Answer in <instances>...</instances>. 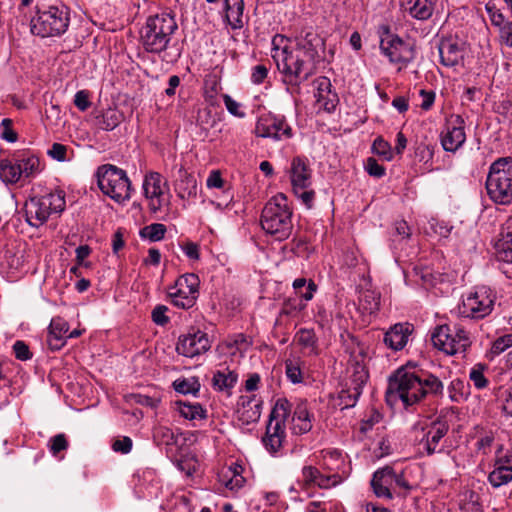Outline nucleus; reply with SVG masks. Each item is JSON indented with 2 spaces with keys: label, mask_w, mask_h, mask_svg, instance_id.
<instances>
[{
  "label": "nucleus",
  "mask_w": 512,
  "mask_h": 512,
  "mask_svg": "<svg viewBox=\"0 0 512 512\" xmlns=\"http://www.w3.org/2000/svg\"><path fill=\"white\" fill-rule=\"evenodd\" d=\"M199 277L194 273H186L180 276L176 281L177 287H184L190 290L192 293L199 295Z\"/></svg>",
  "instance_id": "8fccbe9b"
},
{
  "label": "nucleus",
  "mask_w": 512,
  "mask_h": 512,
  "mask_svg": "<svg viewBox=\"0 0 512 512\" xmlns=\"http://www.w3.org/2000/svg\"><path fill=\"white\" fill-rule=\"evenodd\" d=\"M242 409L238 410L239 413V419L242 420L244 423H251L256 422L260 418V410L259 405L256 404L254 409L246 410L245 409V402H242Z\"/></svg>",
  "instance_id": "052dcab7"
},
{
  "label": "nucleus",
  "mask_w": 512,
  "mask_h": 512,
  "mask_svg": "<svg viewBox=\"0 0 512 512\" xmlns=\"http://www.w3.org/2000/svg\"><path fill=\"white\" fill-rule=\"evenodd\" d=\"M410 332L411 329L408 324H395L384 334L383 342L392 350H401L407 344Z\"/></svg>",
  "instance_id": "a878e982"
},
{
  "label": "nucleus",
  "mask_w": 512,
  "mask_h": 512,
  "mask_svg": "<svg viewBox=\"0 0 512 512\" xmlns=\"http://www.w3.org/2000/svg\"><path fill=\"white\" fill-rule=\"evenodd\" d=\"M255 134L257 137L280 141L291 138L292 129L286 122L284 116L268 113L258 118L255 126Z\"/></svg>",
  "instance_id": "2eb2a0df"
},
{
  "label": "nucleus",
  "mask_w": 512,
  "mask_h": 512,
  "mask_svg": "<svg viewBox=\"0 0 512 512\" xmlns=\"http://www.w3.org/2000/svg\"><path fill=\"white\" fill-rule=\"evenodd\" d=\"M444 385L435 375L415 367H400L390 377L386 391L388 403L400 400L405 408L419 403L426 396L442 398Z\"/></svg>",
  "instance_id": "f257e3e1"
},
{
  "label": "nucleus",
  "mask_w": 512,
  "mask_h": 512,
  "mask_svg": "<svg viewBox=\"0 0 512 512\" xmlns=\"http://www.w3.org/2000/svg\"><path fill=\"white\" fill-rule=\"evenodd\" d=\"M441 145L447 152H456L466 140L464 120L457 116L440 135Z\"/></svg>",
  "instance_id": "a211bd4d"
},
{
  "label": "nucleus",
  "mask_w": 512,
  "mask_h": 512,
  "mask_svg": "<svg viewBox=\"0 0 512 512\" xmlns=\"http://www.w3.org/2000/svg\"><path fill=\"white\" fill-rule=\"evenodd\" d=\"M494 248L499 262L512 264V232H502Z\"/></svg>",
  "instance_id": "7c9ffc66"
},
{
  "label": "nucleus",
  "mask_w": 512,
  "mask_h": 512,
  "mask_svg": "<svg viewBox=\"0 0 512 512\" xmlns=\"http://www.w3.org/2000/svg\"><path fill=\"white\" fill-rule=\"evenodd\" d=\"M48 446H49L50 452L54 456H57L61 451L66 450L68 448V441L66 439L65 434L60 433V434L53 436L49 440Z\"/></svg>",
  "instance_id": "6e6d98bb"
},
{
  "label": "nucleus",
  "mask_w": 512,
  "mask_h": 512,
  "mask_svg": "<svg viewBox=\"0 0 512 512\" xmlns=\"http://www.w3.org/2000/svg\"><path fill=\"white\" fill-rule=\"evenodd\" d=\"M380 294L374 290L366 289L360 292L359 308L363 313L373 314L379 310Z\"/></svg>",
  "instance_id": "c9c22d12"
},
{
  "label": "nucleus",
  "mask_w": 512,
  "mask_h": 512,
  "mask_svg": "<svg viewBox=\"0 0 512 512\" xmlns=\"http://www.w3.org/2000/svg\"><path fill=\"white\" fill-rule=\"evenodd\" d=\"M178 31L176 18L171 13L149 16L140 31V43L147 53L162 56L166 60L174 35Z\"/></svg>",
  "instance_id": "f03ea898"
},
{
  "label": "nucleus",
  "mask_w": 512,
  "mask_h": 512,
  "mask_svg": "<svg viewBox=\"0 0 512 512\" xmlns=\"http://www.w3.org/2000/svg\"><path fill=\"white\" fill-rule=\"evenodd\" d=\"M173 388L181 394L196 395L200 390V383L196 377L178 378L173 382Z\"/></svg>",
  "instance_id": "ea45409f"
},
{
  "label": "nucleus",
  "mask_w": 512,
  "mask_h": 512,
  "mask_svg": "<svg viewBox=\"0 0 512 512\" xmlns=\"http://www.w3.org/2000/svg\"><path fill=\"white\" fill-rule=\"evenodd\" d=\"M285 373L287 378L294 384L302 382V370L300 360H286L285 362Z\"/></svg>",
  "instance_id": "09e8293b"
},
{
  "label": "nucleus",
  "mask_w": 512,
  "mask_h": 512,
  "mask_svg": "<svg viewBox=\"0 0 512 512\" xmlns=\"http://www.w3.org/2000/svg\"><path fill=\"white\" fill-rule=\"evenodd\" d=\"M468 384L463 380L456 378L448 386V396L452 402L460 403L468 396Z\"/></svg>",
  "instance_id": "58836bf2"
},
{
  "label": "nucleus",
  "mask_w": 512,
  "mask_h": 512,
  "mask_svg": "<svg viewBox=\"0 0 512 512\" xmlns=\"http://www.w3.org/2000/svg\"><path fill=\"white\" fill-rule=\"evenodd\" d=\"M290 250L298 257L308 258L312 247L305 237H294L289 243Z\"/></svg>",
  "instance_id": "a18cd8bd"
},
{
  "label": "nucleus",
  "mask_w": 512,
  "mask_h": 512,
  "mask_svg": "<svg viewBox=\"0 0 512 512\" xmlns=\"http://www.w3.org/2000/svg\"><path fill=\"white\" fill-rule=\"evenodd\" d=\"M322 45V39L315 33L308 32L306 35L298 39L296 46L297 51L311 55V63L314 65L315 59L318 57V48Z\"/></svg>",
  "instance_id": "cd10ccee"
},
{
  "label": "nucleus",
  "mask_w": 512,
  "mask_h": 512,
  "mask_svg": "<svg viewBox=\"0 0 512 512\" xmlns=\"http://www.w3.org/2000/svg\"><path fill=\"white\" fill-rule=\"evenodd\" d=\"M306 308L304 300L298 297H289L283 303L282 314L287 316H296Z\"/></svg>",
  "instance_id": "49530a36"
},
{
  "label": "nucleus",
  "mask_w": 512,
  "mask_h": 512,
  "mask_svg": "<svg viewBox=\"0 0 512 512\" xmlns=\"http://www.w3.org/2000/svg\"><path fill=\"white\" fill-rule=\"evenodd\" d=\"M292 209L287 197L278 193L264 206L260 223L262 229L278 241L286 240L292 233Z\"/></svg>",
  "instance_id": "7ed1b4c3"
},
{
  "label": "nucleus",
  "mask_w": 512,
  "mask_h": 512,
  "mask_svg": "<svg viewBox=\"0 0 512 512\" xmlns=\"http://www.w3.org/2000/svg\"><path fill=\"white\" fill-rule=\"evenodd\" d=\"M486 190L495 204L512 203V157H500L491 163L486 178Z\"/></svg>",
  "instance_id": "423d86ee"
},
{
  "label": "nucleus",
  "mask_w": 512,
  "mask_h": 512,
  "mask_svg": "<svg viewBox=\"0 0 512 512\" xmlns=\"http://www.w3.org/2000/svg\"><path fill=\"white\" fill-rule=\"evenodd\" d=\"M436 0H400L405 12L417 20H428L434 12Z\"/></svg>",
  "instance_id": "b1692460"
},
{
  "label": "nucleus",
  "mask_w": 512,
  "mask_h": 512,
  "mask_svg": "<svg viewBox=\"0 0 512 512\" xmlns=\"http://www.w3.org/2000/svg\"><path fill=\"white\" fill-rule=\"evenodd\" d=\"M96 178L101 192L115 202L122 204L131 198V182L123 169L104 164L97 168Z\"/></svg>",
  "instance_id": "0eeeda50"
},
{
  "label": "nucleus",
  "mask_w": 512,
  "mask_h": 512,
  "mask_svg": "<svg viewBox=\"0 0 512 512\" xmlns=\"http://www.w3.org/2000/svg\"><path fill=\"white\" fill-rule=\"evenodd\" d=\"M291 404L286 399L277 401L270 414L262 442L271 454H277L286 438L284 422L290 413Z\"/></svg>",
  "instance_id": "9d476101"
},
{
  "label": "nucleus",
  "mask_w": 512,
  "mask_h": 512,
  "mask_svg": "<svg viewBox=\"0 0 512 512\" xmlns=\"http://www.w3.org/2000/svg\"><path fill=\"white\" fill-rule=\"evenodd\" d=\"M268 75V69L265 65H256L251 74V80L254 84H261Z\"/></svg>",
  "instance_id": "774afa93"
},
{
  "label": "nucleus",
  "mask_w": 512,
  "mask_h": 512,
  "mask_svg": "<svg viewBox=\"0 0 512 512\" xmlns=\"http://www.w3.org/2000/svg\"><path fill=\"white\" fill-rule=\"evenodd\" d=\"M431 341L434 347L448 355H464L472 344L469 332L459 325L437 326L432 332Z\"/></svg>",
  "instance_id": "1a4fd4ad"
},
{
  "label": "nucleus",
  "mask_w": 512,
  "mask_h": 512,
  "mask_svg": "<svg viewBox=\"0 0 512 512\" xmlns=\"http://www.w3.org/2000/svg\"><path fill=\"white\" fill-rule=\"evenodd\" d=\"M317 92L315 97L320 108L328 113L335 111L339 97L336 92L332 91V85L327 77H319L315 81Z\"/></svg>",
  "instance_id": "4be33fe9"
},
{
  "label": "nucleus",
  "mask_w": 512,
  "mask_h": 512,
  "mask_svg": "<svg viewBox=\"0 0 512 512\" xmlns=\"http://www.w3.org/2000/svg\"><path fill=\"white\" fill-rule=\"evenodd\" d=\"M381 52L388 57L389 61L399 64V70L406 67L415 59V50L407 42L397 35H388L380 41Z\"/></svg>",
  "instance_id": "4468645a"
},
{
  "label": "nucleus",
  "mask_w": 512,
  "mask_h": 512,
  "mask_svg": "<svg viewBox=\"0 0 512 512\" xmlns=\"http://www.w3.org/2000/svg\"><path fill=\"white\" fill-rule=\"evenodd\" d=\"M313 414L308 409L307 402L298 400L295 404L292 416V431L294 434L302 435L308 433L312 427Z\"/></svg>",
  "instance_id": "5701e85b"
},
{
  "label": "nucleus",
  "mask_w": 512,
  "mask_h": 512,
  "mask_svg": "<svg viewBox=\"0 0 512 512\" xmlns=\"http://www.w3.org/2000/svg\"><path fill=\"white\" fill-rule=\"evenodd\" d=\"M12 120L9 118H4L1 121V137L2 139L6 140L7 142L14 143L18 139L17 133L12 129Z\"/></svg>",
  "instance_id": "bf43d9fd"
},
{
  "label": "nucleus",
  "mask_w": 512,
  "mask_h": 512,
  "mask_svg": "<svg viewBox=\"0 0 512 512\" xmlns=\"http://www.w3.org/2000/svg\"><path fill=\"white\" fill-rule=\"evenodd\" d=\"M0 178L7 184L17 183L21 177V168L16 158L3 159L0 162Z\"/></svg>",
  "instance_id": "2f4dec72"
},
{
  "label": "nucleus",
  "mask_w": 512,
  "mask_h": 512,
  "mask_svg": "<svg viewBox=\"0 0 512 512\" xmlns=\"http://www.w3.org/2000/svg\"><path fill=\"white\" fill-rule=\"evenodd\" d=\"M298 345L307 351L308 355H318V337L313 329L301 328L295 334Z\"/></svg>",
  "instance_id": "c756f323"
},
{
  "label": "nucleus",
  "mask_w": 512,
  "mask_h": 512,
  "mask_svg": "<svg viewBox=\"0 0 512 512\" xmlns=\"http://www.w3.org/2000/svg\"><path fill=\"white\" fill-rule=\"evenodd\" d=\"M112 449L115 452L127 454L132 449V440L130 437L124 436L121 439H117L112 444Z\"/></svg>",
  "instance_id": "338daca9"
},
{
  "label": "nucleus",
  "mask_w": 512,
  "mask_h": 512,
  "mask_svg": "<svg viewBox=\"0 0 512 512\" xmlns=\"http://www.w3.org/2000/svg\"><path fill=\"white\" fill-rule=\"evenodd\" d=\"M371 486L377 497L388 499L392 498V492L406 495L412 488L403 472L397 473L390 466L378 469L373 474Z\"/></svg>",
  "instance_id": "9b49d317"
},
{
  "label": "nucleus",
  "mask_w": 512,
  "mask_h": 512,
  "mask_svg": "<svg viewBox=\"0 0 512 512\" xmlns=\"http://www.w3.org/2000/svg\"><path fill=\"white\" fill-rule=\"evenodd\" d=\"M65 205V194L62 190L31 197L25 203L26 222L38 228L47 222L51 214L63 212Z\"/></svg>",
  "instance_id": "6e6552de"
},
{
  "label": "nucleus",
  "mask_w": 512,
  "mask_h": 512,
  "mask_svg": "<svg viewBox=\"0 0 512 512\" xmlns=\"http://www.w3.org/2000/svg\"><path fill=\"white\" fill-rule=\"evenodd\" d=\"M169 296L173 305L182 309L193 307L198 298L197 294L192 293L187 288L177 287L176 285L170 289Z\"/></svg>",
  "instance_id": "c85d7f7f"
},
{
  "label": "nucleus",
  "mask_w": 512,
  "mask_h": 512,
  "mask_svg": "<svg viewBox=\"0 0 512 512\" xmlns=\"http://www.w3.org/2000/svg\"><path fill=\"white\" fill-rule=\"evenodd\" d=\"M167 229L164 224L153 223L143 227L140 230V237L149 239L152 242L160 241L164 238Z\"/></svg>",
  "instance_id": "c03bdc74"
},
{
  "label": "nucleus",
  "mask_w": 512,
  "mask_h": 512,
  "mask_svg": "<svg viewBox=\"0 0 512 512\" xmlns=\"http://www.w3.org/2000/svg\"><path fill=\"white\" fill-rule=\"evenodd\" d=\"M493 470L487 481L493 488H500L512 481V449L498 444L493 458Z\"/></svg>",
  "instance_id": "ddd939ff"
},
{
  "label": "nucleus",
  "mask_w": 512,
  "mask_h": 512,
  "mask_svg": "<svg viewBox=\"0 0 512 512\" xmlns=\"http://www.w3.org/2000/svg\"><path fill=\"white\" fill-rule=\"evenodd\" d=\"M293 288L295 289L296 297L304 301H309L313 298V294L316 291V285L313 281L308 284L305 278H297L293 282Z\"/></svg>",
  "instance_id": "37998d69"
},
{
  "label": "nucleus",
  "mask_w": 512,
  "mask_h": 512,
  "mask_svg": "<svg viewBox=\"0 0 512 512\" xmlns=\"http://www.w3.org/2000/svg\"><path fill=\"white\" fill-rule=\"evenodd\" d=\"M178 178L175 181L174 189L177 196L182 200H189L197 196V180L183 168L178 171Z\"/></svg>",
  "instance_id": "393cba45"
},
{
  "label": "nucleus",
  "mask_w": 512,
  "mask_h": 512,
  "mask_svg": "<svg viewBox=\"0 0 512 512\" xmlns=\"http://www.w3.org/2000/svg\"><path fill=\"white\" fill-rule=\"evenodd\" d=\"M123 121V114L116 109L106 110L99 121L100 127L106 131H112Z\"/></svg>",
  "instance_id": "a19ab883"
},
{
  "label": "nucleus",
  "mask_w": 512,
  "mask_h": 512,
  "mask_svg": "<svg viewBox=\"0 0 512 512\" xmlns=\"http://www.w3.org/2000/svg\"><path fill=\"white\" fill-rule=\"evenodd\" d=\"M154 438L158 444L173 445L176 443L177 437L172 429L168 427H159L155 429Z\"/></svg>",
  "instance_id": "864d4df0"
},
{
  "label": "nucleus",
  "mask_w": 512,
  "mask_h": 512,
  "mask_svg": "<svg viewBox=\"0 0 512 512\" xmlns=\"http://www.w3.org/2000/svg\"><path fill=\"white\" fill-rule=\"evenodd\" d=\"M242 470L241 465H235L234 467H229L227 472L222 474L221 482L227 489L237 492L244 486L245 478L241 474Z\"/></svg>",
  "instance_id": "473e14b6"
},
{
  "label": "nucleus",
  "mask_w": 512,
  "mask_h": 512,
  "mask_svg": "<svg viewBox=\"0 0 512 512\" xmlns=\"http://www.w3.org/2000/svg\"><path fill=\"white\" fill-rule=\"evenodd\" d=\"M372 148L376 154L383 156L386 160H391L393 158V149L390 143L382 137H377L374 140Z\"/></svg>",
  "instance_id": "5fc2aeb1"
},
{
  "label": "nucleus",
  "mask_w": 512,
  "mask_h": 512,
  "mask_svg": "<svg viewBox=\"0 0 512 512\" xmlns=\"http://www.w3.org/2000/svg\"><path fill=\"white\" fill-rule=\"evenodd\" d=\"M294 194L301 200L308 209L312 208L315 201V191L309 188L293 189Z\"/></svg>",
  "instance_id": "13d9d810"
},
{
  "label": "nucleus",
  "mask_w": 512,
  "mask_h": 512,
  "mask_svg": "<svg viewBox=\"0 0 512 512\" xmlns=\"http://www.w3.org/2000/svg\"><path fill=\"white\" fill-rule=\"evenodd\" d=\"M495 442V433L493 431L481 432L475 443V450L478 454L488 456L492 451V446Z\"/></svg>",
  "instance_id": "79ce46f5"
},
{
  "label": "nucleus",
  "mask_w": 512,
  "mask_h": 512,
  "mask_svg": "<svg viewBox=\"0 0 512 512\" xmlns=\"http://www.w3.org/2000/svg\"><path fill=\"white\" fill-rule=\"evenodd\" d=\"M69 330L68 323L60 318L55 317L51 320L49 325V335L54 336V339L59 341L61 339H65V335Z\"/></svg>",
  "instance_id": "de8ad7c7"
},
{
  "label": "nucleus",
  "mask_w": 512,
  "mask_h": 512,
  "mask_svg": "<svg viewBox=\"0 0 512 512\" xmlns=\"http://www.w3.org/2000/svg\"><path fill=\"white\" fill-rule=\"evenodd\" d=\"M365 170L370 176L381 178L385 175V168L378 163V161L373 158L369 157L365 164Z\"/></svg>",
  "instance_id": "680f3d73"
},
{
  "label": "nucleus",
  "mask_w": 512,
  "mask_h": 512,
  "mask_svg": "<svg viewBox=\"0 0 512 512\" xmlns=\"http://www.w3.org/2000/svg\"><path fill=\"white\" fill-rule=\"evenodd\" d=\"M175 405L182 417L188 420L205 419L207 411L199 403H190L185 401H176Z\"/></svg>",
  "instance_id": "f704fd0d"
},
{
  "label": "nucleus",
  "mask_w": 512,
  "mask_h": 512,
  "mask_svg": "<svg viewBox=\"0 0 512 512\" xmlns=\"http://www.w3.org/2000/svg\"><path fill=\"white\" fill-rule=\"evenodd\" d=\"M238 373L225 364H220L213 373L212 385L218 391H230L237 383Z\"/></svg>",
  "instance_id": "bb28decb"
},
{
  "label": "nucleus",
  "mask_w": 512,
  "mask_h": 512,
  "mask_svg": "<svg viewBox=\"0 0 512 512\" xmlns=\"http://www.w3.org/2000/svg\"><path fill=\"white\" fill-rule=\"evenodd\" d=\"M90 93L87 90H80L74 96V105L82 112L86 111L90 106Z\"/></svg>",
  "instance_id": "69168bd1"
},
{
  "label": "nucleus",
  "mask_w": 512,
  "mask_h": 512,
  "mask_svg": "<svg viewBox=\"0 0 512 512\" xmlns=\"http://www.w3.org/2000/svg\"><path fill=\"white\" fill-rule=\"evenodd\" d=\"M448 431L449 424L443 419H437L427 426V431L421 440V444L428 455L442 451L440 448V442L446 436Z\"/></svg>",
  "instance_id": "aec40b11"
},
{
  "label": "nucleus",
  "mask_w": 512,
  "mask_h": 512,
  "mask_svg": "<svg viewBox=\"0 0 512 512\" xmlns=\"http://www.w3.org/2000/svg\"><path fill=\"white\" fill-rule=\"evenodd\" d=\"M494 301L495 297L490 289L479 287L463 299L459 312L463 317L483 319L492 312Z\"/></svg>",
  "instance_id": "f8f14e48"
},
{
  "label": "nucleus",
  "mask_w": 512,
  "mask_h": 512,
  "mask_svg": "<svg viewBox=\"0 0 512 512\" xmlns=\"http://www.w3.org/2000/svg\"><path fill=\"white\" fill-rule=\"evenodd\" d=\"M70 25V11L64 4L37 5L30 20V31L41 38L60 37Z\"/></svg>",
  "instance_id": "20e7f679"
},
{
  "label": "nucleus",
  "mask_w": 512,
  "mask_h": 512,
  "mask_svg": "<svg viewBox=\"0 0 512 512\" xmlns=\"http://www.w3.org/2000/svg\"><path fill=\"white\" fill-rule=\"evenodd\" d=\"M21 168V177L29 178L39 171V159L34 155L25 156L24 154L16 157Z\"/></svg>",
  "instance_id": "4c0bfd02"
},
{
  "label": "nucleus",
  "mask_w": 512,
  "mask_h": 512,
  "mask_svg": "<svg viewBox=\"0 0 512 512\" xmlns=\"http://www.w3.org/2000/svg\"><path fill=\"white\" fill-rule=\"evenodd\" d=\"M211 347L207 333L192 328L187 334L179 337L176 345L178 354L193 358L208 351Z\"/></svg>",
  "instance_id": "dca6fc26"
},
{
  "label": "nucleus",
  "mask_w": 512,
  "mask_h": 512,
  "mask_svg": "<svg viewBox=\"0 0 512 512\" xmlns=\"http://www.w3.org/2000/svg\"><path fill=\"white\" fill-rule=\"evenodd\" d=\"M13 351L18 360L26 361L32 358L28 345L22 340H17L13 344Z\"/></svg>",
  "instance_id": "e2e57ef3"
},
{
  "label": "nucleus",
  "mask_w": 512,
  "mask_h": 512,
  "mask_svg": "<svg viewBox=\"0 0 512 512\" xmlns=\"http://www.w3.org/2000/svg\"><path fill=\"white\" fill-rule=\"evenodd\" d=\"M167 310H168V308L166 306L157 305L152 310V314H151L153 322L160 326L166 325L170 321L169 317L166 315Z\"/></svg>",
  "instance_id": "0e129e2a"
},
{
  "label": "nucleus",
  "mask_w": 512,
  "mask_h": 512,
  "mask_svg": "<svg viewBox=\"0 0 512 512\" xmlns=\"http://www.w3.org/2000/svg\"><path fill=\"white\" fill-rule=\"evenodd\" d=\"M289 176L292 189L309 188L312 185V169L309 160L303 156H296L291 160Z\"/></svg>",
  "instance_id": "6ab92c4d"
},
{
  "label": "nucleus",
  "mask_w": 512,
  "mask_h": 512,
  "mask_svg": "<svg viewBox=\"0 0 512 512\" xmlns=\"http://www.w3.org/2000/svg\"><path fill=\"white\" fill-rule=\"evenodd\" d=\"M224 105L227 109V111L238 118H244L246 116V113L241 109L242 105L241 103L234 100L230 95L224 94L222 96Z\"/></svg>",
  "instance_id": "4d7b16f0"
},
{
  "label": "nucleus",
  "mask_w": 512,
  "mask_h": 512,
  "mask_svg": "<svg viewBox=\"0 0 512 512\" xmlns=\"http://www.w3.org/2000/svg\"><path fill=\"white\" fill-rule=\"evenodd\" d=\"M277 69L284 76V81L292 85H299L314 73L311 55H307L295 48H275L272 55Z\"/></svg>",
  "instance_id": "39448f33"
},
{
  "label": "nucleus",
  "mask_w": 512,
  "mask_h": 512,
  "mask_svg": "<svg viewBox=\"0 0 512 512\" xmlns=\"http://www.w3.org/2000/svg\"><path fill=\"white\" fill-rule=\"evenodd\" d=\"M368 378V374L364 367L358 366L350 379L347 388L342 389L339 393L340 405L342 408L354 407L362 394L363 386Z\"/></svg>",
  "instance_id": "f3484780"
},
{
  "label": "nucleus",
  "mask_w": 512,
  "mask_h": 512,
  "mask_svg": "<svg viewBox=\"0 0 512 512\" xmlns=\"http://www.w3.org/2000/svg\"><path fill=\"white\" fill-rule=\"evenodd\" d=\"M161 175L158 172H150L143 181V191L146 198H159L163 194L161 188Z\"/></svg>",
  "instance_id": "e433bc0d"
},
{
  "label": "nucleus",
  "mask_w": 512,
  "mask_h": 512,
  "mask_svg": "<svg viewBox=\"0 0 512 512\" xmlns=\"http://www.w3.org/2000/svg\"><path fill=\"white\" fill-rule=\"evenodd\" d=\"M465 48L452 38L444 39L439 44V55L441 64L447 67H454L463 64Z\"/></svg>",
  "instance_id": "412c9836"
},
{
  "label": "nucleus",
  "mask_w": 512,
  "mask_h": 512,
  "mask_svg": "<svg viewBox=\"0 0 512 512\" xmlns=\"http://www.w3.org/2000/svg\"><path fill=\"white\" fill-rule=\"evenodd\" d=\"M485 365H475L469 373V379L473 382L477 389H483L488 385V380L484 376Z\"/></svg>",
  "instance_id": "3c124183"
},
{
  "label": "nucleus",
  "mask_w": 512,
  "mask_h": 512,
  "mask_svg": "<svg viewBox=\"0 0 512 512\" xmlns=\"http://www.w3.org/2000/svg\"><path fill=\"white\" fill-rule=\"evenodd\" d=\"M227 11L226 20L232 29H239L243 26L242 12L244 8L243 0H224Z\"/></svg>",
  "instance_id": "72a5a7b5"
},
{
  "label": "nucleus",
  "mask_w": 512,
  "mask_h": 512,
  "mask_svg": "<svg viewBox=\"0 0 512 512\" xmlns=\"http://www.w3.org/2000/svg\"><path fill=\"white\" fill-rule=\"evenodd\" d=\"M510 347H512V334H505L492 342L490 352L493 355H500Z\"/></svg>",
  "instance_id": "603ef678"
}]
</instances>
